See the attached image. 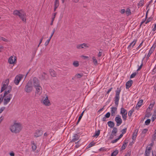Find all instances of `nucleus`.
I'll list each match as a JSON object with an SVG mask.
<instances>
[{"instance_id": "f257e3e1", "label": "nucleus", "mask_w": 156, "mask_h": 156, "mask_svg": "<svg viewBox=\"0 0 156 156\" xmlns=\"http://www.w3.org/2000/svg\"><path fill=\"white\" fill-rule=\"evenodd\" d=\"M9 83V80L8 79L5 80L2 84V86L1 90V92H2L5 90L4 94V96L7 95L11 92L12 91V87L11 86H8Z\"/></svg>"}, {"instance_id": "f03ea898", "label": "nucleus", "mask_w": 156, "mask_h": 156, "mask_svg": "<svg viewBox=\"0 0 156 156\" xmlns=\"http://www.w3.org/2000/svg\"><path fill=\"white\" fill-rule=\"evenodd\" d=\"M22 129V125L20 123L14 122L9 127V129L12 133H17L20 132Z\"/></svg>"}, {"instance_id": "7ed1b4c3", "label": "nucleus", "mask_w": 156, "mask_h": 156, "mask_svg": "<svg viewBox=\"0 0 156 156\" xmlns=\"http://www.w3.org/2000/svg\"><path fill=\"white\" fill-rule=\"evenodd\" d=\"M41 102L43 105L46 106H49L51 104L47 95H46L45 96L42 97L41 100Z\"/></svg>"}, {"instance_id": "20e7f679", "label": "nucleus", "mask_w": 156, "mask_h": 156, "mask_svg": "<svg viewBox=\"0 0 156 156\" xmlns=\"http://www.w3.org/2000/svg\"><path fill=\"white\" fill-rule=\"evenodd\" d=\"M33 85L31 81H29L25 87V91L27 93H30L33 90Z\"/></svg>"}, {"instance_id": "39448f33", "label": "nucleus", "mask_w": 156, "mask_h": 156, "mask_svg": "<svg viewBox=\"0 0 156 156\" xmlns=\"http://www.w3.org/2000/svg\"><path fill=\"white\" fill-rule=\"evenodd\" d=\"M12 97V94H9L5 96L3 95V104L4 105H7L10 101Z\"/></svg>"}, {"instance_id": "423d86ee", "label": "nucleus", "mask_w": 156, "mask_h": 156, "mask_svg": "<svg viewBox=\"0 0 156 156\" xmlns=\"http://www.w3.org/2000/svg\"><path fill=\"white\" fill-rule=\"evenodd\" d=\"M153 144V143L148 144L146 147L145 152V156H149L151 152V150L152 148Z\"/></svg>"}, {"instance_id": "0eeeda50", "label": "nucleus", "mask_w": 156, "mask_h": 156, "mask_svg": "<svg viewBox=\"0 0 156 156\" xmlns=\"http://www.w3.org/2000/svg\"><path fill=\"white\" fill-rule=\"evenodd\" d=\"M121 91L120 89L117 88V90L116 91V94L114 98V101L115 105L117 106L118 105L119 101V94Z\"/></svg>"}, {"instance_id": "6e6552de", "label": "nucleus", "mask_w": 156, "mask_h": 156, "mask_svg": "<svg viewBox=\"0 0 156 156\" xmlns=\"http://www.w3.org/2000/svg\"><path fill=\"white\" fill-rule=\"evenodd\" d=\"M127 112L123 108H121L120 110V114L122 115V118L124 121H126L127 118Z\"/></svg>"}, {"instance_id": "1a4fd4ad", "label": "nucleus", "mask_w": 156, "mask_h": 156, "mask_svg": "<svg viewBox=\"0 0 156 156\" xmlns=\"http://www.w3.org/2000/svg\"><path fill=\"white\" fill-rule=\"evenodd\" d=\"M23 76L24 75L21 74L17 75L16 76L14 80L15 83L16 85H18L20 82L23 79Z\"/></svg>"}, {"instance_id": "9d476101", "label": "nucleus", "mask_w": 156, "mask_h": 156, "mask_svg": "<svg viewBox=\"0 0 156 156\" xmlns=\"http://www.w3.org/2000/svg\"><path fill=\"white\" fill-rule=\"evenodd\" d=\"M17 58L15 56H11L9 58L8 62L10 64H14L16 62Z\"/></svg>"}, {"instance_id": "9b49d317", "label": "nucleus", "mask_w": 156, "mask_h": 156, "mask_svg": "<svg viewBox=\"0 0 156 156\" xmlns=\"http://www.w3.org/2000/svg\"><path fill=\"white\" fill-rule=\"evenodd\" d=\"M32 85L34 87L40 86V82L38 79L36 77H34L33 79Z\"/></svg>"}, {"instance_id": "f8f14e48", "label": "nucleus", "mask_w": 156, "mask_h": 156, "mask_svg": "<svg viewBox=\"0 0 156 156\" xmlns=\"http://www.w3.org/2000/svg\"><path fill=\"white\" fill-rule=\"evenodd\" d=\"M115 121L118 126H120L122 123V120L121 118V116L119 115H117L115 119Z\"/></svg>"}, {"instance_id": "ddd939ff", "label": "nucleus", "mask_w": 156, "mask_h": 156, "mask_svg": "<svg viewBox=\"0 0 156 156\" xmlns=\"http://www.w3.org/2000/svg\"><path fill=\"white\" fill-rule=\"evenodd\" d=\"M19 17L24 22H26V14L23 12L22 11L21 12L19 16Z\"/></svg>"}, {"instance_id": "4468645a", "label": "nucleus", "mask_w": 156, "mask_h": 156, "mask_svg": "<svg viewBox=\"0 0 156 156\" xmlns=\"http://www.w3.org/2000/svg\"><path fill=\"white\" fill-rule=\"evenodd\" d=\"M35 93L40 95L42 92V88L41 86L35 87Z\"/></svg>"}, {"instance_id": "2eb2a0df", "label": "nucleus", "mask_w": 156, "mask_h": 156, "mask_svg": "<svg viewBox=\"0 0 156 156\" xmlns=\"http://www.w3.org/2000/svg\"><path fill=\"white\" fill-rule=\"evenodd\" d=\"M111 115L112 116H114L117 113V108L115 107H112L111 108Z\"/></svg>"}, {"instance_id": "dca6fc26", "label": "nucleus", "mask_w": 156, "mask_h": 156, "mask_svg": "<svg viewBox=\"0 0 156 156\" xmlns=\"http://www.w3.org/2000/svg\"><path fill=\"white\" fill-rule=\"evenodd\" d=\"M155 47L153 45L152 47L151 48L147 56V58H148L150 57L151 55L153 53V51H154Z\"/></svg>"}, {"instance_id": "f3484780", "label": "nucleus", "mask_w": 156, "mask_h": 156, "mask_svg": "<svg viewBox=\"0 0 156 156\" xmlns=\"http://www.w3.org/2000/svg\"><path fill=\"white\" fill-rule=\"evenodd\" d=\"M42 132L41 131L37 130L34 133V136L37 137L40 136L42 134Z\"/></svg>"}, {"instance_id": "a211bd4d", "label": "nucleus", "mask_w": 156, "mask_h": 156, "mask_svg": "<svg viewBox=\"0 0 156 156\" xmlns=\"http://www.w3.org/2000/svg\"><path fill=\"white\" fill-rule=\"evenodd\" d=\"M136 41V40L135 39L131 43H130V44L128 47V48L129 49L131 50L132 48L135 45Z\"/></svg>"}, {"instance_id": "6ab92c4d", "label": "nucleus", "mask_w": 156, "mask_h": 156, "mask_svg": "<svg viewBox=\"0 0 156 156\" xmlns=\"http://www.w3.org/2000/svg\"><path fill=\"white\" fill-rule=\"evenodd\" d=\"M133 83V81L132 80H129L126 83V88L127 89H129V87H131Z\"/></svg>"}, {"instance_id": "aec40b11", "label": "nucleus", "mask_w": 156, "mask_h": 156, "mask_svg": "<svg viewBox=\"0 0 156 156\" xmlns=\"http://www.w3.org/2000/svg\"><path fill=\"white\" fill-rule=\"evenodd\" d=\"M138 130L137 129H136L134 130L132 136V139L134 140L135 139L137 135V133L138 132Z\"/></svg>"}, {"instance_id": "412c9836", "label": "nucleus", "mask_w": 156, "mask_h": 156, "mask_svg": "<svg viewBox=\"0 0 156 156\" xmlns=\"http://www.w3.org/2000/svg\"><path fill=\"white\" fill-rule=\"evenodd\" d=\"M143 103V100L142 99L140 100L136 105L135 107L137 109H138L141 106Z\"/></svg>"}, {"instance_id": "4be33fe9", "label": "nucleus", "mask_w": 156, "mask_h": 156, "mask_svg": "<svg viewBox=\"0 0 156 156\" xmlns=\"http://www.w3.org/2000/svg\"><path fill=\"white\" fill-rule=\"evenodd\" d=\"M50 74L52 77H55L56 76V73L53 69H50L49 70Z\"/></svg>"}, {"instance_id": "5701e85b", "label": "nucleus", "mask_w": 156, "mask_h": 156, "mask_svg": "<svg viewBox=\"0 0 156 156\" xmlns=\"http://www.w3.org/2000/svg\"><path fill=\"white\" fill-rule=\"evenodd\" d=\"M59 5L58 0H55L54 3V11H55Z\"/></svg>"}, {"instance_id": "b1692460", "label": "nucleus", "mask_w": 156, "mask_h": 156, "mask_svg": "<svg viewBox=\"0 0 156 156\" xmlns=\"http://www.w3.org/2000/svg\"><path fill=\"white\" fill-rule=\"evenodd\" d=\"M22 11L21 10H15L13 11V14L14 15L18 16H19L20 15V14L21 13V12H22Z\"/></svg>"}, {"instance_id": "393cba45", "label": "nucleus", "mask_w": 156, "mask_h": 156, "mask_svg": "<svg viewBox=\"0 0 156 156\" xmlns=\"http://www.w3.org/2000/svg\"><path fill=\"white\" fill-rule=\"evenodd\" d=\"M32 144V150L34 151H35L37 148V146L36 144H35L34 141L31 142Z\"/></svg>"}, {"instance_id": "a878e982", "label": "nucleus", "mask_w": 156, "mask_h": 156, "mask_svg": "<svg viewBox=\"0 0 156 156\" xmlns=\"http://www.w3.org/2000/svg\"><path fill=\"white\" fill-rule=\"evenodd\" d=\"M79 136L77 134H76L74 135L72 141V142H75L76 141L78 140L79 139Z\"/></svg>"}, {"instance_id": "bb28decb", "label": "nucleus", "mask_w": 156, "mask_h": 156, "mask_svg": "<svg viewBox=\"0 0 156 156\" xmlns=\"http://www.w3.org/2000/svg\"><path fill=\"white\" fill-rule=\"evenodd\" d=\"M108 126L110 128H113L115 126L114 123L111 121H109L108 122Z\"/></svg>"}, {"instance_id": "cd10ccee", "label": "nucleus", "mask_w": 156, "mask_h": 156, "mask_svg": "<svg viewBox=\"0 0 156 156\" xmlns=\"http://www.w3.org/2000/svg\"><path fill=\"white\" fill-rule=\"evenodd\" d=\"M117 129L116 127H114L112 132V133L115 136H116V134L117 132Z\"/></svg>"}, {"instance_id": "c85d7f7f", "label": "nucleus", "mask_w": 156, "mask_h": 156, "mask_svg": "<svg viewBox=\"0 0 156 156\" xmlns=\"http://www.w3.org/2000/svg\"><path fill=\"white\" fill-rule=\"evenodd\" d=\"M92 59L94 64L95 66L97 65H98V61L95 57L93 56Z\"/></svg>"}, {"instance_id": "c756f323", "label": "nucleus", "mask_w": 156, "mask_h": 156, "mask_svg": "<svg viewBox=\"0 0 156 156\" xmlns=\"http://www.w3.org/2000/svg\"><path fill=\"white\" fill-rule=\"evenodd\" d=\"M100 130H98L97 131H96L94 135L93 136L96 138L97 137L100 135Z\"/></svg>"}, {"instance_id": "7c9ffc66", "label": "nucleus", "mask_w": 156, "mask_h": 156, "mask_svg": "<svg viewBox=\"0 0 156 156\" xmlns=\"http://www.w3.org/2000/svg\"><path fill=\"white\" fill-rule=\"evenodd\" d=\"M83 76V73H78L75 75V77L77 78H80Z\"/></svg>"}, {"instance_id": "2f4dec72", "label": "nucleus", "mask_w": 156, "mask_h": 156, "mask_svg": "<svg viewBox=\"0 0 156 156\" xmlns=\"http://www.w3.org/2000/svg\"><path fill=\"white\" fill-rule=\"evenodd\" d=\"M126 12L127 16H129L131 14V10L129 9H126Z\"/></svg>"}, {"instance_id": "473e14b6", "label": "nucleus", "mask_w": 156, "mask_h": 156, "mask_svg": "<svg viewBox=\"0 0 156 156\" xmlns=\"http://www.w3.org/2000/svg\"><path fill=\"white\" fill-rule=\"evenodd\" d=\"M73 65L75 67H77L79 66V63L78 61H74L73 62Z\"/></svg>"}, {"instance_id": "72a5a7b5", "label": "nucleus", "mask_w": 156, "mask_h": 156, "mask_svg": "<svg viewBox=\"0 0 156 156\" xmlns=\"http://www.w3.org/2000/svg\"><path fill=\"white\" fill-rule=\"evenodd\" d=\"M144 2V0H141L138 3V5L139 6L141 7L143 6Z\"/></svg>"}, {"instance_id": "f704fd0d", "label": "nucleus", "mask_w": 156, "mask_h": 156, "mask_svg": "<svg viewBox=\"0 0 156 156\" xmlns=\"http://www.w3.org/2000/svg\"><path fill=\"white\" fill-rule=\"evenodd\" d=\"M84 111H85L84 110L82 112V113H81V114H80V116H79V118L78 120V121L77 122V124H78L79 122L80 121V120L81 118H82V117L83 115V114L84 112Z\"/></svg>"}, {"instance_id": "c9c22d12", "label": "nucleus", "mask_w": 156, "mask_h": 156, "mask_svg": "<svg viewBox=\"0 0 156 156\" xmlns=\"http://www.w3.org/2000/svg\"><path fill=\"white\" fill-rule=\"evenodd\" d=\"M118 150H115L112 153L111 156H115L118 154Z\"/></svg>"}, {"instance_id": "e433bc0d", "label": "nucleus", "mask_w": 156, "mask_h": 156, "mask_svg": "<svg viewBox=\"0 0 156 156\" xmlns=\"http://www.w3.org/2000/svg\"><path fill=\"white\" fill-rule=\"evenodd\" d=\"M82 48H86L89 47L88 44L85 43L82 44Z\"/></svg>"}, {"instance_id": "4c0bfd02", "label": "nucleus", "mask_w": 156, "mask_h": 156, "mask_svg": "<svg viewBox=\"0 0 156 156\" xmlns=\"http://www.w3.org/2000/svg\"><path fill=\"white\" fill-rule=\"evenodd\" d=\"M4 41L8 42V40L5 38L0 36V41Z\"/></svg>"}, {"instance_id": "58836bf2", "label": "nucleus", "mask_w": 156, "mask_h": 156, "mask_svg": "<svg viewBox=\"0 0 156 156\" xmlns=\"http://www.w3.org/2000/svg\"><path fill=\"white\" fill-rule=\"evenodd\" d=\"M94 145V144L93 142H91L87 146L88 148H90L92 147Z\"/></svg>"}, {"instance_id": "ea45409f", "label": "nucleus", "mask_w": 156, "mask_h": 156, "mask_svg": "<svg viewBox=\"0 0 156 156\" xmlns=\"http://www.w3.org/2000/svg\"><path fill=\"white\" fill-rule=\"evenodd\" d=\"M82 44H78L77 45L76 47V48L78 49H81V48H82Z\"/></svg>"}, {"instance_id": "a19ab883", "label": "nucleus", "mask_w": 156, "mask_h": 156, "mask_svg": "<svg viewBox=\"0 0 156 156\" xmlns=\"http://www.w3.org/2000/svg\"><path fill=\"white\" fill-rule=\"evenodd\" d=\"M151 122V120L149 119H147L145 122V124L146 125H149Z\"/></svg>"}, {"instance_id": "79ce46f5", "label": "nucleus", "mask_w": 156, "mask_h": 156, "mask_svg": "<svg viewBox=\"0 0 156 156\" xmlns=\"http://www.w3.org/2000/svg\"><path fill=\"white\" fill-rule=\"evenodd\" d=\"M136 72L133 73V74H132L130 76V78H132L134 77L136 75Z\"/></svg>"}, {"instance_id": "37998d69", "label": "nucleus", "mask_w": 156, "mask_h": 156, "mask_svg": "<svg viewBox=\"0 0 156 156\" xmlns=\"http://www.w3.org/2000/svg\"><path fill=\"white\" fill-rule=\"evenodd\" d=\"M133 111L132 110H130L129 112L128 115L129 117H130L131 116L133 113Z\"/></svg>"}, {"instance_id": "c03bdc74", "label": "nucleus", "mask_w": 156, "mask_h": 156, "mask_svg": "<svg viewBox=\"0 0 156 156\" xmlns=\"http://www.w3.org/2000/svg\"><path fill=\"white\" fill-rule=\"evenodd\" d=\"M147 131H148L147 129H144L142 131V134H146V133L147 132Z\"/></svg>"}, {"instance_id": "a18cd8bd", "label": "nucleus", "mask_w": 156, "mask_h": 156, "mask_svg": "<svg viewBox=\"0 0 156 156\" xmlns=\"http://www.w3.org/2000/svg\"><path fill=\"white\" fill-rule=\"evenodd\" d=\"M143 42H144V41H142V42L139 45L138 47L136 48V49L137 50L140 49V48L142 47V45H143Z\"/></svg>"}, {"instance_id": "49530a36", "label": "nucleus", "mask_w": 156, "mask_h": 156, "mask_svg": "<svg viewBox=\"0 0 156 156\" xmlns=\"http://www.w3.org/2000/svg\"><path fill=\"white\" fill-rule=\"evenodd\" d=\"M50 40L51 39H49L45 42V44H44V45L45 46H47L48 45V44L50 41Z\"/></svg>"}, {"instance_id": "de8ad7c7", "label": "nucleus", "mask_w": 156, "mask_h": 156, "mask_svg": "<svg viewBox=\"0 0 156 156\" xmlns=\"http://www.w3.org/2000/svg\"><path fill=\"white\" fill-rule=\"evenodd\" d=\"M111 114L109 112L107 113L105 115V116L107 118H109L110 115Z\"/></svg>"}, {"instance_id": "09e8293b", "label": "nucleus", "mask_w": 156, "mask_h": 156, "mask_svg": "<svg viewBox=\"0 0 156 156\" xmlns=\"http://www.w3.org/2000/svg\"><path fill=\"white\" fill-rule=\"evenodd\" d=\"M5 108L3 107L0 108V114L2 112L5 110Z\"/></svg>"}, {"instance_id": "8fccbe9b", "label": "nucleus", "mask_w": 156, "mask_h": 156, "mask_svg": "<svg viewBox=\"0 0 156 156\" xmlns=\"http://www.w3.org/2000/svg\"><path fill=\"white\" fill-rule=\"evenodd\" d=\"M118 140H119V139L118 138H117V139H116L112 141L111 142L112 144L115 143Z\"/></svg>"}, {"instance_id": "3c124183", "label": "nucleus", "mask_w": 156, "mask_h": 156, "mask_svg": "<svg viewBox=\"0 0 156 156\" xmlns=\"http://www.w3.org/2000/svg\"><path fill=\"white\" fill-rule=\"evenodd\" d=\"M114 136H115L114 135L112 134L111 133V134L109 137V138L110 139H112L114 138Z\"/></svg>"}, {"instance_id": "603ef678", "label": "nucleus", "mask_w": 156, "mask_h": 156, "mask_svg": "<svg viewBox=\"0 0 156 156\" xmlns=\"http://www.w3.org/2000/svg\"><path fill=\"white\" fill-rule=\"evenodd\" d=\"M55 30L54 29L53 31H52V33L51 34V36L49 38V39H51L52 37L53 36V34H54V33H55Z\"/></svg>"}, {"instance_id": "864d4df0", "label": "nucleus", "mask_w": 156, "mask_h": 156, "mask_svg": "<svg viewBox=\"0 0 156 156\" xmlns=\"http://www.w3.org/2000/svg\"><path fill=\"white\" fill-rule=\"evenodd\" d=\"M56 12H55L53 13L52 15V19H54L55 18L56 15Z\"/></svg>"}, {"instance_id": "5fc2aeb1", "label": "nucleus", "mask_w": 156, "mask_h": 156, "mask_svg": "<svg viewBox=\"0 0 156 156\" xmlns=\"http://www.w3.org/2000/svg\"><path fill=\"white\" fill-rule=\"evenodd\" d=\"M152 18H149L147 20V21H146L145 23L146 24H147V23H148L150 22L151 20H152Z\"/></svg>"}, {"instance_id": "6e6d98bb", "label": "nucleus", "mask_w": 156, "mask_h": 156, "mask_svg": "<svg viewBox=\"0 0 156 156\" xmlns=\"http://www.w3.org/2000/svg\"><path fill=\"white\" fill-rule=\"evenodd\" d=\"M126 146V144H124L123 145L122 147V149H124L125 148V147Z\"/></svg>"}, {"instance_id": "4d7b16f0", "label": "nucleus", "mask_w": 156, "mask_h": 156, "mask_svg": "<svg viewBox=\"0 0 156 156\" xmlns=\"http://www.w3.org/2000/svg\"><path fill=\"white\" fill-rule=\"evenodd\" d=\"M102 52L99 51V53L98 55V57H100L102 56Z\"/></svg>"}, {"instance_id": "13d9d810", "label": "nucleus", "mask_w": 156, "mask_h": 156, "mask_svg": "<svg viewBox=\"0 0 156 156\" xmlns=\"http://www.w3.org/2000/svg\"><path fill=\"white\" fill-rule=\"evenodd\" d=\"M43 37H42L41 39H40V42H39V43L38 46V47L39 46V45H40V44L42 43V41H43Z\"/></svg>"}, {"instance_id": "bf43d9fd", "label": "nucleus", "mask_w": 156, "mask_h": 156, "mask_svg": "<svg viewBox=\"0 0 156 156\" xmlns=\"http://www.w3.org/2000/svg\"><path fill=\"white\" fill-rule=\"evenodd\" d=\"M126 128L122 130V134L125 133L126 132Z\"/></svg>"}, {"instance_id": "052dcab7", "label": "nucleus", "mask_w": 156, "mask_h": 156, "mask_svg": "<svg viewBox=\"0 0 156 156\" xmlns=\"http://www.w3.org/2000/svg\"><path fill=\"white\" fill-rule=\"evenodd\" d=\"M142 66H143V64L142 63L141 64V65H140V66H139V68L138 69H137V71H139L140 69H141V68L142 67Z\"/></svg>"}, {"instance_id": "680f3d73", "label": "nucleus", "mask_w": 156, "mask_h": 156, "mask_svg": "<svg viewBox=\"0 0 156 156\" xmlns=\"http://www.w3.org/2000/svg\"><path fill=\"white\" fill-rule=\"evenodd\" d=\"M3 99L2 95H0V102H2Z\"/></svg>"}, {"instance_id": "e2e57ef3", "label": "nucleus", "mask_w": 156, "mask_h": 156, "mask_svg": "<svg viewBox=\"0 0 156 156\" xmlns=\"http://www.w3.org/2000/svg\"><path fill=\"white\" fill-rule=\"evenodd\" d=\"M9 155L11 156H14L15 154L13 151H12L10 153Z\"/></svg>"}, {"instance_id": "0e129e2a", "label": "nucleus", "mask_w": 156, "mask_h": 156, "mask_svg": "<svg viewBox=\"0 0 156 156\" xmlns=\"http://www.w3.org/2000/svg\"><path fill=\"white\" fill-rule=\"evenodd\" d=\"M125 12H126V10L124 9H122L121 11V13L122 14H123Z\"/></svg>"}, {"instance_id": "69168bd1", "label": "nucleus", "mask_w": 156, "mask_h": 156, "mask_svg": "<svg viewBox=\"0 0 156 156\" xmlns=\"http://www.w3.org/2000/svg\"><path fill=\"white\" fill-rule=\"evenodd\" d=\"M106 118V117L105 116L102 119V121H107V120H106V118Z\"/></svg>"}, {"instance_id": "338daca9", "label": "nucleus", "mask_w": 156, "mask_h": 156, "mask_svg": "<svg viewBox=\"0 0 156 156\" xmlns=\"http://www.w3.org/2000/svg\"><path fill=\"white\" fill-rule=\"evenodd\" d=\"M79 0H72L73 2L75 3H77L78 2Z\"/></svg>"}, {"instance_id": "774afa93", "label": "nucleus", "mask_w": 156, "mask_h": 156, "mask_svg": "<svg viewBox=\"0 0 156 156\" xmlns=\"http://www.w3.org/2000/svg\"><path fill=\"white\" fill-rule=\"evenodd\" d=\"M153 136L154 137V138H155L156 137V132H155L153 135Z\"/></svg>"}]
</instances>
